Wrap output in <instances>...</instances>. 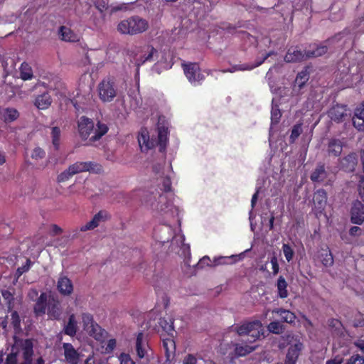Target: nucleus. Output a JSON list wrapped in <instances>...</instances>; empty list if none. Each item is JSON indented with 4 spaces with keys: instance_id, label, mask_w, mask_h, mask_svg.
I'll list each match as a JSON object with an SVG mask.
<instances>
[{
    "instance_id": "f257e3e1",
    "label": "nucleus",
    "mask_w": 364,
    "mask_h": 364,
    "mask_svg": "<svg viewBox=\"0 0 364 364\" xmlns=\"http://www.w3.org/2000/svg\"><path fill=\"white\" fill-rule=\"evenodd\" d=\"M157 60V63L153 66V70L157 73L161 72V69L168 70L173 65L172 57L170 52H160L151 45H144L140 48L139 53L134 58L136 65L139 67L146 62Z\"/></svg>"
},
{
    "instance_id": "f03ea898",
    "label": "nucleus",
    "mask_w": 364,
    "mask_h": 364,
    "mask_svg": "<svg viewBox=\"0 0 364 364\" xmlns=\"http://www.w3.org/2000/svg\"><path fill=\"white\" fill-rule=\"evenodd\" d=\"M156 214L167 223H181L179 208L174 205L166 194H161L158 200L151 204Z\"/></svg>"
},
{
    "instance_id": "7ed1b4c3",
    "label": "nucleus",
    "mask_w": 364,
    "mask_h": 364,
    "mask_svg": "<svg viewBox=\"0 0 364 364\" xmlns=\"http://www.w3.org/2000/svg\"><path fill=\"white\" fill-rule=\"evenodd\" d=\"M46 311L50 319H58L61 314L58 299L43 292L37 299L34 306V312L37 316H41L45 314Z\"/></svg>"
},
{
    "instance_id": "20e7f679",
    "label": "nucleus",
    "mask_w": 364,
    "mask_h": 364,
    "mask_svg": "<svg viewBox=\"0 0 364 364\" xmlns=\"http://www.w3.org/2000/svg\"><path fill=\"white\" fill-rule=\"evenodd\" d=\"M78 130L82 139L95 141L107 132L108 127L105 124L99 122L97 124V127L95 128L94 123L91 119L82 117L78 122Z\"/></svg>"
},
{
    "instance_id": "39448f33",
    "label": "nucleus",
    "mask_w": 364,
    "mask_h": 364,
    "mask_svg": "<svg viewBox=\"0 0 364 364\" xmlns=\"http://www.w3.org/2000/svg\"><path fill=\"white\" fill-rule=\"evenodd\" d=\"M148 28V21L137 15L121 21L117 26V31L121 34L131 36L142 33Z\"/></svg>"
},
{
    "instance_id": "423d86ee",
    "label": "nucleus",
    "mask_w": 364,
    "mask_h": 364,
    "mask_svg": "<svg viewBox=\"0 0 364 364\" xmlns=\"http://www.w3.org/2000/svg\"><path fill=\"white\" fill-rule=\"evenodd\" d=\"M236 331L240 336L247 335L250 336L252 338L249 340L250 343L255 342L264 334V328L259 321L245 323L237 327Z\"/></svg>"
},
{
    "instance_id": "0eeeda50",
    "label": "nucleus",
    "mask_w": 364,
    "mask_h": 364,
    "mask_svg": "<svg viewBox=\"0 0 364 364\" xmlns=\"http://www.w3.org/2000/svg\"><path fill=\"white\" fill-rule=\"evenodd\" d=\"M161 326L164 328L166 331L168 337H163V346L165 350L166 356L168 360L171 358V357L173 356L176 345L175 342L173 340L174 329L173 327V323H168L166 321H161Z\"/></svg>"
},
{
    "instance_id": "6e6552de",
    "label": "nucleus",
    "mask_w": 364,
    "mask_h": 364,
    "mask_svg": "<svg viewBox=\"0 0 364 364\" xmlns=\"http://www.w3.org/2000/svg\"><path fill=\"white\" fill-rule=\"evenodd\" d=\"M182 67L184 74L191 84L195 86L198 85L204 80L205 76L197 63H183Z\"/></svg>"
},
{
    "instance_id": "1a4fd4ad",
    "label": "nucleus",
    "mask_w": 364,
    "mask_h": 364,
    "mask_svg": "<svg viewBox=\"0 0 364 364\" xmlns=\"http://www.w3.org/2000/svg\"><path fill=\"white\" fill-rule=\"evenodd\" d=\"M98 92L100 100L104 102L112 101L116 96V90L113 82L108 80H104L100 83Z\"/></svg>"
},
{
    "instance_id": "9d476101",
    "label": "nucleus",
    "mask_w": 364,
    "mask_h": 364,
    "mask_svg": "<svg viewBox=\"0 0 364 364\" xmlns=\"http://www.w3.org/2000/svg\"><path fill=\"white\" fill-rule=\"evenodd\" d=\"M272 54H274V52H272V51H269V52L264 54L261 60H257L255 64H254V65L249 64V63L234 65H232L231 67H230L229 68H228L226 70H223L222 72L223 73H227V72H228V73H235V72H237V71L251 70L253 68H255L256 67H258L260 65H262V63L269 56L272 55Z\"/></svg>"
},
{
    "instance_id": "9b49d317",
    "label": "nucleus",
    "mask_w": 364,
    "mask_h": 364,
    "mask_svg": "<svg viewBox=\"0 0 364 364\" xmlns=\"http://www.w3.org/2000/svg\"><path fill=\"white\" fill-rule=\"evenodd\" d=\"M108 218V214L105 211H100L95 214L93 218L87 223L82 225L80 227V230L85 232L87 230H92L98 227L102 223L107 220Z\"/></svg>"
},
{
    "instance_id": "f8f14e48",
    "label": "nucleus",
    "mask_w": 364,
    "mask_h": 364,
    "mask_svg": "<svg viewBox=\"0 0 364 364\" xmlns=\"http://www.w3.org/2000/svg\"><path fill=\"white\" fill-rule=\"evenodd\" d=\"M70 171L71 173L75 174L84 172V171H95L97 172L100 171V168L98 167L97 165L91 163V162H82V161H77L72 165H70L69 167Z\"/></svg>"
},
{
    "instance_id": "ddd939ff",
    "label": "nucleus",
    "mask_w": 364,
    "mask_h": 364,
    "mask_svg": "<svg viewBox=\"0 0 364 364\" xmlns=\"http://www.w3.org/2000/svg\"><path fill=\"white\" fill-rule=\"evenodd\" d=\"M302 348L303 344L299 341L291 344L286 355L284 364H296Z\"/></svg>"
},
{
    "instance_id": "4468645a",
    "label": "nucleus",
    "mask_w": 364,
    "mask_h": 364,
    "mask_svg": "<svg viewBox=\"0 0 364 364\" xmlns=\"http://www.w3.org/2000/svg\"><path fill=\"white\" fill-rule=\"evenodd\" d=\"M314 209L316 214L321 213L327 203V194L323 189H319L314 193Z\"/></svg>"
},
{
    "instance_id": "2eb2a0df",
    "label": "nucleus",
    "mask_w": 364,
    "mask_h": 364,
    "mask_svg": "<svg viewBox=\"0 0 364 364\" xmlns=\"http://www.w3.org/2000/svg\"><path fill=\"white\" fill-rule=\"evenodd\" d=\"M63 355L65 361L69 364H77L80 360V353L71 343H63Z\"/></svg>"
},
{
    "instance_id": "dca6fc26",
    "label": "nucleus",
    "mask_w": 364,
    "mask_h": 364,
    "mask_svg": "<svg viewBox=\"0 0 364 364\" xmlns=\"http://www.w3.org/2000/svg\"><path fill=\"white\" fill-rule=\"evenodd\" d=\"M351 222L360 225L364 222V205L360 201H355L351 208Z\"/></svg>"
},
{
    "instance_id": "f3484780",
    "label": "nucleus",
    "mask_w": 364,
    "mask_h": 364,
    "mask_svg": "<svg viewBox=\"0 0 364 364\" xmlns=\"http://www.w3.org/2000/svg\"><path fill=\"white\" fill-rule=\"evenodd\" d=\"M250 250H246L245 252L239 254V255H232L229 257L220 256L217 257H214L213 259V266L218 265H227V264H232L236 262L241 260L244 258L245 252H248Z\"/></svg>"
},
{
    "instance_id": "a211bd4d",
    "label": "nucleus",
    "mask_w": 364,
    "mask_h": 364,
    "mask_svg": "<svg viewBox=\"0 0 364 364\" xmlns=\"http://www.w3.org/2000/svg\"><path fill=\"white\" fill-rule=\"evenodd\" d=\"M138 141L142 151H146L155 146L156 142L150 139L149 132L146 129H141L138 136Z\"/></svg>"
},
{
    "instance_id": "6ab92c4d",
    "label": "nucleus",
    "mask_w": 364,
    "mask_h": 364,
    "mask_svg": "<svg viewBox=\"0 0 364 364\" xmlns=\"http://www.w3.org/2000/svg\"><path fill=\"white\" fill-rule=\"evenodd\" d=\"M57 289L61 294L69 296L73 291V284L68 277L60 275L58 279Z\"/></svg>"
},
{
    "instance_id": "aec40b11",
    "label": "nucleus",
    "mask_w": 364,
    "mask_h": 364,
    "mask_svg": "<svg viewBox=\"0 0 364 364\" xmlns=\"http://www.w3.org/2000/svg\"><path fill=\"white\" fill-rule=\"evenodd\" d=\"M149 348L146 336L142 332L139 333L136 339V351L137 356L139 358H144L148 353Z\"/></svg>"
},
{
    "instance_id": "412c9836",
    "label": "nucleus",
    "mask_w": 364,
    "mask_h": 364,
    "mask_svg": "<svg viewBox=\"0 0 364 364\" xmlns=\"http://www.w3.org/2000/svg\"><path fill=\"white\" fill-rule=\"evenodd\" d=\"M353 124L358 130H364V101L355 109Z\"/></svg>"
},
{
    "instance_id": "4be33fe9",
    "label": "nucleus",
    "mask_w": 364,
    "mask_h": 364,
    "mask_svg": "<svg viewBox=\"0 0 364 364\" xmlns=\"http://www.w3.org/2000/svg\"><path fill=\"white\" fill-rule=\"evenodd\" d=\"M58 34L61 40L67 42H77L80 41V36L72 31L69 27L62 26L58 30Z\"/></svg>"
},
{
    "instance_id": "5701e85b",
    "label": "nucleus",
    "mask_w": 364,
    "mask_h": 364,
    "mask_svg": "<svg viewBox=\"0 0 364 364\" xmlns=\"http://www.w3.org/2000/svg\"><path fill=\"white\" fill-rule=\"evenodd\" d=\"M185 236L181 233V230L178 228L174 232V235L172 237L171 244L176 245L180 247L183 251V254L186 255L189 254L190 247L188 244L184 243Z\"/></svg>"
},
{
    "instance_id": "b1692460",
    "label": "nucleus",
    "mask_w": 364,
    "mask_h": 364,
    "mask_svg": "<svg viewBox=\"0 0 364 364\" xmlns=\"http://www.w3.org/2000/svg\"><path fill=\"white\" fill-rule=\"evenodd\" d=\"M347 109L346 106L336 105L328 111L330 118L336 122H340L346 116Z\"/></svg>"
},
{
    "instance_id": "393cba45",
    "label": "nucleus",
    "mask_w": 364,
    "mask_h": 364,
    "mask_svg": "<svg viewBox=\"0 0 364 364\" xmlns=\"http://www.w3.org/2000/svg\"><path fill=\"white\" fill-rule=\"evenodd\" d=\"M22 355L24 362L21 364H32V357L33 355V343L31 341L26 340L22 346Z\"/></svg>"
},
{
    "instance_id": "a878e982",
    "label": "nucleus",
    "mask_w": 364,
    "mask_h": 364,
    "mask_svg": "<svg viewBox=\"0 0 364 364\" xmlns=\"http://www.w3.org/2000/svg\"><path fill=\"white\" fill-rule=\"evenodd\" d=\"M85 331L97 341H102L106 335V331L102 329L97 323H95L89 327Z\"/></svg>"
},
{
    "instance_id": "bb28decb",
    "label": "nucleus",
    "mask_w": 364,
    "mask_h": 364,
    "mask_svg": "<svg viewBox=\"0 0 364 364\" xmlns=\"http://www.w3.org/2000/svg\"><path fill=\"white\" fill-rule=\"evenodd\" d=\"M357 164V158L355 154L348 155L341 161V167L346 171H353Z\"/></svg>"
},
{
    "instance_id": "cd10ccee",
    "label": "nucleus",
    "mask_w": 364,
    "mask_h": 364,
    "mask_svg": "<svg viewBox=\"0 0 364 364\" xmlns=\"http://www.w3.org/2000/svg\"><path fill=\"white\" fill-rule=\"evenodd\" d=\"M305 55L296 48H289L284 57V60L287 63L296 62L304 58Z\"/></svg>"
},
{
    "instance_id": "c85d7f7f",
    "label": "nucleus",
    "mask_w": 364,
    "mask_h": 364,
    "mask_svg": "<svg viewBox=\"0 0 364 364\" xmlns=\"http://www.w3.org/2000/svg\"><path fill=\"white\" fill-rule=\"evenodd\" d=\"M328 177V173L326 171L324 166H318L311 175V180L314 182H323Z\"/></svg>"
},
{
    "instance_id": "c756f323",
    "label": "nucleus",
    "mask_w": 364,
    "mask_h": 364,
    "mask_svg": "<svg viewBox=\"0 0 364 364\" xmlns=\"http://www.w3.org/2000/svg\"><path fill=\"white\" fill-rule=\"evenodd\" d=\"M257 346H250L246 343H237L235 347V353L237 356H245L254 351Z\"/></svg>"
},
{
    "instance_id": "7c9ffc66",
    "label": "nucleus",
    "mask_w": 364,
    "mask_h": 364,
    "mask_svg": "<svg viewBox=\"0 0 364 364\" xmlns=\"http://www.w3.org/2000/svg\"><path fill=\"white\" fill-rule=\"evenodd\" d=\"M167 140H168V129L166 128H165L164 127H159L157 144L159 146V151L161 152L164 151Z\"/></svg>"
},
{
    "instance_id": "2f4dec72",
    "label": "nucleus",
    "mask_w": 364,
    "mask_h": 364,
    "mask_svg": "<svg viewBox=\"0 0 364 364\" xmlns=\"http://www.w3.org/2000/svg\"><path fill=\"white\" fill-rule=\"evenodd\" d=\"M51 104V98L48 93L39 95L35 101V105L40 109H47Z\"/></svg>"
},
{
    "instance_id": "473e14b6",
    "label": "nucleus",
    "mask_w": 364,
    "mask_h": 364,
    "mask_svg": "<svg viewBox=\"0 0 364 364\" xmlns=\"http://www.w3.org/2000/svg\"><path fill=\"white\" fill-rule=\"evenodd\" d=\"M77 320L74 314L69 316L68 322L64 327V332L65 334L73 336L77 332Z\"/></svg>"
},
{
    "instance_id": "72a5a7b5",
    "label": "nucleus",
    "mask_w": 364,
    "mask_h": 364,
    "mask_svg": "<svg viewBox=\"0 0 364 364\" xmlns=\"http://www.w3.org/2000/svg\"><path fill=\"white\" fill-rule=\"evenodd\" d=\"M2 119L6 122H11L16 120L18 117V112L16 109L7 108L1 112Z\"/></svg>"
},
{
    "instance_id": "f704fd0d",
    "label": "nucleus",
    "mask_w": 364,
    "mask_h": 364,
    "mask_svg": "<svg viewBox=\"0 0 364 364\" xmlns=\"http://www.w3.org/2000/svg\"><path fill=\"white\" fill-rule=\"evenodd\" d=\"M273 313L278 314L282 321L289 323H293L296 318L294 313L291 312L290 311L282 309L274 310Z\"/></svg>"
},
{
    "instance_id": "c9c22d12",
    "label": "nucleus",
    "mask_w": 364,
    "mask_h": 364,
    "mask_svg": "<svg viewBox=\"0 0 364 364\" xmlns=\"http://www.w3.org/2000/svg\"><path fill=\"white\" fill-rule=\"evenodd\" d=\"M277 287L279 296L282 299L287 297V283L283 277L280 276L279 277Z\"/></svg>"
},
{
    "instance_id": "e433bc0d",
    "label": "nucleus",
    "mask_w": 364,
    "mask_h": 364,
    "mask_svg": "<svg viewBox=\"0 0 364 364\" xmlns=\"http://www.w3.org/2000/svg\"><path fill=\"white\" fill-rule=\"evenodd\" d=\"M20 76L23 80H29L33 78L31 67L26 63H23L20 67Z\"/></svg>"
},
{
    "instance_id": "4c0bfd02",
    "label": "nucleus",
    "mask_w": 364,
    "mask_h": 364,
    "mask_svg": "<svg viewBox=\"0 0 364 364\" xmlns=\"http://www.w3.org/2000/svg\"><path fill=\"white\" fill-rule=\"evenodd\" d=\"M50 136L52 139V144L55 149H58L60 139H61V132L60 129L57 127H53L51 128Z\"/></svg>"
},
{
    "instance_id": "58836bf2",
    "label": "nucleus",
    "mask_w": 364,
    "mask_h": 364,
    "mask_svg": "<svg viewBox=\"0 0 364 364\" xmlns=\"http://www.w3.org/2000/svg\"><path fill=\"white\" fill-rule=\"evenodd\" d=\"M129 4L126 3H118V4H113L109 5V13L110 15H112L115 13L122 11V12H126L129 11Z\"/></svg>"
},
{
    "instance_id": "ea45409f",
    "label": "nucleus",
    "mask_w": 364,
    "mask_h": 364,
    "mask_svg": "<svg viewBox=\"0 0 364 364\" xmlns=\"http://www.w3.org/2000/svg\"><path fill=\"white\" fill-rule=\"evenodd\" d=\"M328 151L335 156H338L342 151V144L339 140H331L328 145Z\"/></svg>"
},
{
    "instance_id": "a19ab883",
    "label": "nucleus",
    "mask_w": 364,
    "mask_h": 364,
    "mask_svg": "<svg viewBox=\"0 0 364 364\" xmlns=\"http://www.w3.org/2000/svg\"><path fill=\"white\" fill-rule=\"evenodd\" d=\"M275 100L274 99L272 100V111H271V120H272V124H277L280 117H281V112L279 109L278 108V106L274 104Z\"/></svg>"
},
{
    "instance_id": "79ce46f5",
    "label": "nucleus",
    "mask_w": 364,
    "mask_h": 364,
    "mask_svg": "<svg viewBox=\"0 0 364 364\" xmlns=\"http://www.w3.org/2000/svg\"><path fill=\"white\" fill-rule=\"evenodd\" d=\"M327 47L326 46H317L315 50H313L312 51H308L306 53V57L311 58V57H318L327 52Z\"/></svg>"
},
{
    "instance_id": "37998d69",
    "label": "nucleus",
    "mask_w": 364,
    "mask_h": 364,
    "mask_svg": "<svg viewBox=\"0 0 364 364\" xmlns=\"http://www.w3.org/2000/svg\"><path fill=\"white\" fill-rule=\"evenodd\" d=\"M10 316L11 325L13 326L16 331H19L21 329V319L18 314L17 311H11Z\"/></svg>"
},
{
    "instance_id": "c03bdc74",
    "label": "nucleus",
    "mask_w": 364,
    "mask_h": 364,
    "mask_svg": "<svg viewBox=\"0 0 364 364\" xmlns=\"http://www.w3.org/2000/svg\"><path fill=\"white\" fill-rule=\"evenodd\" d=\"M324 252H325L321 255V262L326 267L332 265L333 263V257L331 251L327 248Z\"/></svg>"
},
{
    "instance_id": "a18cd8bd",
    "label": "nucleus",
    "mask_w": 364,
    "mask_h": 364,
    "mask_svg": "<svg viewBox=\"0 0 364 364\" xmlns=\"http://www.w3.org/2000/svg\"><path fill=\"white\" fill-rule=\"evenodd\" d=\"M302 133V124L299 123L295 124L291 130V133L290 135V141L291 142H294L296 139L300 136Z\"/></svg>"
},
{
    "instance_id": "49530a36",
    "label": "nucleus",
    "mask_w": 364,
    "mask_h": 364,
    "mask_svg": "<svg viewBox=\"0 0 364 364\" xmlns=\"http://www.w3.org/2000/svg\"><path fill=\"white\" fill-rule=\"evenodd\" d=\"M282 251L287 261L289 262L291 261L294 255V251L292 247L289 244H283Z\"/></svg>"
},
{
    "instance_id": "de8ad7c7",
    "label": "nucleus",
    "mask_w": 364,
    "mask_h": 364,
    "mask_svg": "<svg viewBox=\"0 0 364 364\" xmlns=\"http://www.w3.org/2000/svg\"><path fill=\"white\" fill-rule=\"evenodd\" d=\"M95 7L99 11L100 14H103L105 11H109L107 1L105 0H95L94 2Z\"/></svg>"
},
{
    "instance_id": "09e8293b",
    "label": "nucleus",
    "mask_w": 364,
    "mask_h": 364,
    "mask_svg": "<svg viewBox=\"0 0 364 364\" xmlns=\"http://www.w3.org/2000/svg\"><path fill=\"white\" fill-rule=\"evenodd\" d=\"M268 331L272 333L279 334L282 333V325L278 321H272L267 326Z\"/></svg>"
},
{
    "instance_id": "8fccbe9b",
    "label": "nucleus",
    "mask_w": 364,
    "mask_h": 364,
    "mask_svg": "<svg viewBox=\"0 0 364 364\" xmlns=\"http://www.w3.org/2000/svg\"><path fill=\"white\" fill-rule=\"evenodd\" d=\"M82 320L85 331L95 323L92 316L88 313L82 314Z\"/></svg>"
},
{
    "instance_id": "3c124183",
    "label": "nucleus",
    "mask_w": 364,
    "mask_h": 364,
    "mask_svg": "<svg viewBox=\"0 0 364 364\" xmlns=\"http://www.w3.org/2000/svg\"><path fill=\"white\" fill-rule=\"evenodd\" d=\"M119 364H136L128 353H122L118 356Z\"/></svg>"
},
{
    "instance_id": "603ef678",
    "label": "nucleus",
    "mask_w": 364,
    "mask_h": 364,
    "mask_svg": "<svg viewBox=\"0 0 364 364\" xmlns=\"http://www.w3.org/2000/svg\"><path fill=\"white\" fill-rule=\"evenodd\" d=\"M73 176V174L70 173V168H68L58 176L57 181L59 183H63L68 181Z\"/></svg>"
},
{
    "instance_id": "864d4df0",
    "label": "nucleus",
    "mask_w": 364,
    "mask_h": 364,
    "mask_svg": "<svg viewBox=\"0 0 364 364\" xmlns=\"http://www.w3.org/2000/svg\"><path fill=\"white\" fill-rule=\"evenodd\" d=\"M1 294H2V296H3L4 299L5 300V301L6 302V304L8 305L9 310L11 311L13 308V305H12L11 302L14 299V296H13L12 294L7 290L2 291Z\"/></svg>"
},
{
    "instance_id": "5fc2aeb1",
    "label": "nucleus",
    "mask_w": 364,
    "mask_h": 364,
    "mask_svg": "<svg viewBox=\"0 0 364 364\" xmlns=\"http://www.w3.org/2000/svg\"><path fill=\"white\" fill-rule=\"evenodd\" d=\"M309 77L306 72H301L298 74L296 78V83L299 87H301L308 80Z\"/></svg>"
},
{
    "instance_id": "6e6d98bb",
    "label": "nucleus",
    "mask_w": 364,
    "mask_h": 364,
    "mask_svg": "<svg viewBox=\"0 0 364 364\" xmlns=\"http://www.w3.org/2000/svg\"><path fill=\"white\" fill-rule=\"evenodd\" d=\"M45 156V151L40 147H36L31 153V158L35 160H39Z\"/></svg>"
},
{
    "instance_id": "4d7b16f0",
    "label": "nucleus",
    "mask_w": 364,
    "mask_h": 364,
    "mask_svg": "<svg viewBox=\"0 0 364 364\" xmlns=\"http://www.w3.org/2000/svg\"><path fill=\"white\" fill-rule=\"evenodd\" d=\"M197 266L198 268H203L205 266L214 267L213 261L212 262L208 256H205L200 259Z\"/></svg>"
},
{
    "instance_id": "13d9d810",
    "label": "nucleus",
    "mask_w": 364,
    "mask_h": 364,
    "mask_svg": "<svg viewBox=\"0 0 364 364\" xmlns=\"http://www.w3.org/2000/svg\"><path fill=\"white\" fill-rule=\"evenodd\" d=\"M346 364H364V358L358 355H353Z\"/></svg>"
},
{
    "instance_id": "bf43d9fd",
    "label": "nucleus",
    "mask_w": 364,
    "mask_h": 364,
    "mask_svg": "<svg viewBox=\"0 0 364 364\" xmlns=\"http://www.w3.org/2000/svg\"><path fill=\"white\" fill-rule=\"evenodd\" d=\"M6 364H18L17 353L12 352L7 355Z\"/></svg>"
},
{
    "instance_id": "052dcab7",
    "label": "nucleus",
    "mask_w": 364,
    "mask_h": 364,
    "mask_svg": "<svg viewBox=\"0 0 364 364\" xmlns=\"http://www.w3.org/2000/svg\"><path fill=\"white\" fill-rule=\"evenodd\" d=\"M117 341L114 338L109 339L106 345L105 351L106 353H111L116 348Z\"/></svg>"
},
{
    "instance_id": "680f3d73",
    "label": "nucleus",
    "mask_w": 364,
    "mask_h": 364,
    "mask_svg": "<svg viewBox=\"0 0 364 364\" xmlns=\"http://www.w3.org/2000/svg\"><path fill=\"white\" fill-rule=\"evenodd\" d=\"M270 263L272 264L273 274H277L279 269L277 258L275 256L272 257L270 259Z\"/></svg>"
},
{
    "instance_id": "e2e57ef3",
    "label": "nucleus",
    "mask_w": 364,
    "mask_h": 364,
    "mask_svg": "<svg viewBox=\"0 0 364 364\" xmlns=\"http://www.w3.org/2000/svg\"><path fill=\"white\" fill-rule=\"evenodd\" d=\"M196 358L191 354L186 355L183 360V364H196Z\"/></svg>"
},
{
    "instance_id": "0e129e2a",
    "label": "nucleus",
    "mask_w": 364,
    "mask_h": 364,
    "mask_svg": "<svg viewBox=\"0 0 364 364\" xmlns=\"http://www.w3.org/2000/svg\"><path fill=\"white\" fill-rule=\"evenodd\" d=\"M343 362V358L339 355H337L332 359L328 360L326 364H341Z\"/></svg>"
},
{
    "instance_id": "69168bd1",
    "label": "nucleus",
    "mask_w": 364,
    "mask_h": 364,
    "mask_svg": "<svg viewBox=\"0 0 364 364\" xmlns=\"http://www.w3.org/2000/svg\"><path fill=\"white\" fill-rule=\"evenodd\" d=\"M171 183L170 178L168 177H165L163 179V188H164V190L166 192L170 191H171Z\"/></svg>"
},
{
    "instance_id": "338daca9",
    "label": "nucleus",
    "mask_w": 364,
    "mask_h": 364,
    "mask_svg": "<svg viewBox=\"0 0 364 364\" xmlns=\"http://www.w3.org/2000/svg\"><path fill=\"white\" fill-rule=\"evenodd\" d=\"M0 326L5 331H7L8 327V316L0 318Z\"/></svg>"
},
{
    "instance_id": "774afa93",
    "label": "nucleus",
    "mask_w": 364,
    "mask_h": 364,
    "mask_svg": "<svg viewBox=\"0 0 364 364\" xmlns=\"http://www.w3.org/2000/svg\"><path fill=\"white\" fill-rule=\"evenodd\" d=\"M361 229L359 227L353 226L350 229V235L352 236L358 235L360 234Z\"/></svg>"
}]
</instances>
